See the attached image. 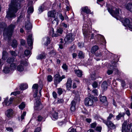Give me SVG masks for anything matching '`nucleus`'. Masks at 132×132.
I'll use <instances>...</instances> for the list:
<instances>
[{
  "label": "nucleus",
  "instance_id": "obj_1",
  "mask_svg": "<svg viewBox=\"0 0 132 132\" xmlns=\"http://www.w3.org/2000/svg\"><path fill=\"white\" fill-rule=\"evenodd\" d=\"M7 25L4 22L0 23V30H4L3 35L4 36H8L11 37L13 33L14 28L15 25L11 24L9 25L7 28H6Z\"/></svg>",
  "mask_w": 132,
  "mask_h": 132
},
{
  "label": "nucleus",
  "instance_id": "obj_2",
  "mask_svg": "<svg viewBox=\"0 0 132 132\" xmlns=\"http://www.w3.org/2000/svg\"><path fill=\"white\" fill-rule=\"evenodd\" d=\"M108 10L110 14L117 19L118 20L119 19H121L120 15H121L122 13L120 10L113 7L111 9L110 8H108Z\"/></svg>",
  "mask_w": 132,
  "mask_h": 132
},
{
  "label": "nucleus",
  "instance_id": "obj_3",
  "mask_svg": "<svg viewBox=\"0 0 132 132\" xmlns=\"http://www.w3.org/2000/svg\"><path fill=\"white\" fill-rule=\"evenodd\" d=\"M16 67V65L14 63H12L10 64H6L3 68V72L5 73H9L11 70H15Z\"/></svg>",
  "mask_w": 132,
  "mask_h": 132
},
{
  "label": "nucleus",
  "instance_id": "obj_4",
  "mask_svg": "<svg viewBox=\"0 0 132 132\" xmlns=\"http://www.w3.org/2000/svg\"><path fill=\"white\" fill-rule=\"evenodd\" d=\"M132 126V123L128 124L127 121H125L122 124V132H132V128L130 130Z\"/></svg>",
  "mask_w": 132,
  "mask_h": 132
},
{
  "label": "nucleus",
  "instance_id": "obj_5",
  "mask_svg": "<svg viewBox=\"0 0 132 132\" xmlns=\"http://www.w3.org/2000/svg\"><path fill=\"white\" fill-rule=\"evenodd\" d=\"M95 102L97 101V97H94L93 96L85 98L84 101V104L87 106H90L92 105L94 103V101Z\"/></svg>",
  "mask_w": 132,
  "mask_h": 132
},
{
  "label": "nucleus",
  "instance_id": "obj_6",
  "mask_svg": "<svg viewBox=\"0 0 132 132\" xmlns=\"http://www.w3.org/2000/svg\"><path fill=\"white\" fill-rule=\"evenodd\" d=\"M89 25L90 26H91V23L90 20L88 21L87 24L86 22H84V26L82 28L83 34L86 37H89V34L88 33L89 31L87 30L88 29L87 27Z\"/></svg>",
  "mask_w": 132,
  "mask_h": 132
},
{
  "label": "nucleus",
  "instance_id": "obj_7",
  "mask_svg": "<svg viewBox=\"0 0 132 132\" xmlns=\"http://www.w3.org/2000/svg\"><path fill=\"white\" fill-rule=\"evenodd\" d=\"M54 77V82L55 84L56 85L62 81V79L65 78L64 75H62L61 77L59 73L56 74L55 75Z\"/></svg>",
  "mask_w": 132,
  "mask_h": 132
},
{
  "label": "nucleus",
  "instance_id": "obj_8",
  "mask_svg": "<svg viewBox=\"0 0 132 132\" xmlns=\"http://www.w3.org/2000/svg\"><path fill=\"white\" fill-rule=\"evenodd\" d=\"M51 32L50 34L52 36V37H57L62 34V33L63 30L62 29L59 28L57 29L56 33H54V29L53 28H51Z\"/></svg>",
  "mask_w": 132,
  "mask_h": 132
},
{
  "label": "nucleus",
  "instance_id": "obj_9",
  "mask_svg": "<svg viewBox=\"0 0 132 132\" xmlns=\"http://www.w3.org/2000/svg\"><path fill=\"white\" fill-rule=\"evenodd\" d=\"M22 65L26 66H27L28 65V63L27 60L21 61H20V65L17 66V69L18 71L19 72H22L23 70V67Z\"/></svg>",
  "mask_w": 132,
  "mask_h": 132
},
{
  "label": "nucleus",
  "instance_id": "obj_10",
  "mask_svg": "<svg viewBox=\"0 0 132 132\" xmlns=\"http://www.w3.org/2000/svg\"><path fill=\"white\" fill-rule=\"evenodd\" d=\"M103 122L105 123L107 127L111 129H115L116 128V125L110 121H106L102 119Z\"/></svg>",
  "mask_w": 132,
  "mask_h": 132
},
{
  "label": "nucleus",
  "instance_id": "obj_11",
  "mask_svg": "<svg viewBox=\"0 0 132 132\" xmlns=\"http://www.w3.org/2000/svg\"><path fill=\"white\" fill-rule=\"evenodd\" d=\"M132 20L130 19V20L127 19H125L122 22L123 25L125 27H128L130 29V30H132V25H131V22Z\"/></svg>",
  "mask_w": 132,
  "mask_h": 132
},
{
  "label": "nucleus",
  "instance_id": "obj_12",
  "mask_svg": "<svg viewBox=\"0 0 132 132\" xmlns=\"http://www.w3.org/2000/svg\"><path fill=\"white\" fill-rule=\"evenodd\" d=\"M81 14L82 15L84 20L85 21V13H86V14H88L90 13V11L88 7L87 6H86L82 7L81 8Z\"/></svg>",
  "mask_w": 132,
  "mask_h": 132
},
{
  "label": "nucleus",
  "instance_id": "obj_13",
  "mask_svg": "<svg viewBox=\"0 0 132 132\" xmlns=\"http://www.w3.org/2000/svg\"><path fill=\"white\" fill-rule=\"evenodd\" d=\"M74 40V36L72 34L67 35L64 39L65 43H69L72 42Z\"/></svg>",
  "mask_w": 132,
  "mask_h": 132
},
{
  "label": "nucleus",
  "instance_id": "obj_14",
  "mask_svg": "<svg viewBox=\"0 0 132 132\" xmlns=\"http://www.w3.org/2000/svg\"><path fill=\"white\" fill-rule=\"evenodd\" d=\"M27 42L28 46L30 47V49L31 50L32 48L33 40L32 39L31 35H29L27 39Z\"/></svg>",
  "mask_w": 132,
  "mask_h": 132
},
{
  "label": "nucleus",
  "instance_id": "obj_15",
  "mask_svg": "<svg viewBox=\"0 0 132 132\" xmlns=\"http://www.w3.org/2000/svg\"><path fill=\"white\" fill-rule=\"evenodd\" d=\"M25 28L27 30L31 29L32 28V24L30 22L29 18H28V19L25 22Z\"/></svg>",
  "mask_w": 132,
  "mask_h": 132
},
{
  "label": "nucleus",
  "instance_id": "obj_16",
  "mask_svg": "<svg viewBox=\"0 0 132 132\" xmlns=\"http://www.w3.org/2000/svg\"><path fill=\"white\" fill-rule=\"evenodd\" d=\"M72 80L71 78H68L66 83V87L67 89H70L71 87Z\"/></svg>",
  "mask_w": 132,
  "mask_h": 132
},
{
  "label": "nucleus",
  "instance_id": "obj_17",
  "mask_svg": "<svg viewBox=\"0 0 132 132\" xmlns=\"http://www.w3.org/2000/svg\"><path fill=\"white\" fill-rule=\"evenodd\" d=\"M13 112V111L12 110L9 109L7 110L5 113L7 117L10 118L12 117Z\"/></svg>",
  "mask_w": 132,
  "mask_h": 132
},
{
  "label": "nucleus",
  "instance_id": "obj_18",
  "mask_svg": "<svg viewBox=\"0 0 132 132\" xmlns=\"http://www.w3.org/2000/svg\"><path fill=\"white\" fill-rule=\"evenodd\" d=\"M8 99V97H7L5 98L4 101V102L5 104L6 105H9L11 104L12 102L13 99V98H10L9 100L7 101Z\"/></svg>",
  "mask_w": 132,
  "mask_h": 132
},
{
  "label": "nucleus",
  "instance_id": "obj_19",
  "mask_svg": "<svg viewBox=\"0 0 132 132\" xmlns=\"http://www.w3.org/2000/svg\"><path fill=\"white\" fill-rule=\"evenodd\" d=\"M55 12L54 10L49 11L48 13V17H51L53 18H55Z\"/></svg>",
  "mask_w": 132,
  "mask_h": 132
},
{
  "label": "nucleus",
  "instance_id": "obj_20",
  "mask_svg": "<svg viewBox=\"0 0 132 132\" xmlns=\"http://www.w3.org/2000/svg\"><path fill=\"white\" fill-rule=\"evenodd\" d=\"M100 100L101 102L104 103V105H106L108 103L106 101V97L105 96H103L100 97Z\"/></svg>",
  "mask_w": 132,
  "mask_h": 132
},
{
  "label": "nucleus",
  "instance_id": "obj_21",
  "mask_svg": "<svg viewBox=\"0 0 132 132\" xmlns=\"http://www.w3.org/2000/svg\"><path fill=\"white\" fill-rule=\"evenodd\" d=\"M76 104V101L74 100H73L71 103V110L72 111H73L75 110V105Z\"/></svg>",
  "mask_w": 132,
  "mask_h": 132
},
{
  "label": "nucleus",
  "instance_id": "obj_22",
  "mask_svg": "<svg viewBox=\"0 0 132 132\" xmlns=\"http://www.w3.org/2000/svg\"><path fill=\"white\" fill-rule=\"evenodd\" d=\"M74 72L76 75L79 77H81L82 75V71L79 70H75Z\"/></svg>",
  "mask_w": 132,
  "mask_h": 132
},
{
  "label": "nucleus",
  "instance_id": "obj_23",
  "mask_svg": "<svg viewBox=\"0 0 132 132\" xmlns=\"http://www.w3.org/2000/svg\"><path fill=\"white\" fill-rule=\"evenodd\" d=\"M58 118V113L57 112H55L52 115L51 118L52 119L55 120L57 119Z\"/></svg>",
  "mask_w": 132,
  "mask_h": 132
},
{
  "label": "nucleus",
  "instance_id": "obj_24",
  "mask_svg": "<svg viewBox=\"0 0 132 132\" xmlns=\"http://www.w3.org/2000/svg\"><path fill=\"white\" fill-rule=\"evenodd\" d=\"M98 49L99 47L98 46H95L92 47L91 50V52L92 53H94Z\"/></svg>",
  "mask_w": 132,
  "mask_h": 132
},
{
  "label": "nucleus",
  "instance_id": "obj_25",
  "mask_svg": "<svg viewBox=\"0 0 132 132\" xmlns=\"http://www.w3.org/2000/svg\"><path fill=\"white\" fill-rule=\"evenodd\" d=\"M34 11V7L32 6L29 7L28 9L27 12L28 13V16H29L30 13H32Z\"/></svg>",
  "mask_w": 132,
  "mask_h": 132
},
{
  "label": "nucleus",
  "instance_id": "obj_26",
  "mask_svg": "<svg viewBox=\"0 0 132 132\" xmlns=\"http://www.w3.org/2000/svg\"><path fill=\"white\" fill-rule=\"evenodd\" d=\"M126 8L131 12H132V3H128L126 6Z\"/></svg>",
  "mask_w": 132,
  "mask_h": 132
},
{
  "label": "nucleus",
  "instance_id": "obj_27",
  "mask_svg": "<svg viewBox=\"0 0 132 132\" xmlns=\"http://www.w3.org/2000/svg\"><path fill=\"white\" fill-rule=\"evenodd\" d=\"M44 40L45 41V42L44 43V45H45L47 46L48 44L50 43V38L48 37L44 38Z\"/></svg>",
  "mask_w": 132,
  "mask_h": 132
},
{
  "label": "nucleus",
  "instance_id": "obj_28",
  "mask_svg": "<svg viewBox=\"0 0 132 132\" xmlns=\"http://www.w3.org/2000/svg\"><path fill=\"white\" fill-rule=\"evenodd\" d=\"M8 56V53L5 51H3L2 52V59L3 60H5L7 58Z\"/></svg>",
  "mask_w": 132,
  "mask_h": 132
},
{
  "label": "nucleus",
  "instance_id": "obj_29",
  "mask_svg": "<svg viewBox=\"0 0 132 132\" xmlns=\"http://www.w3.org/2000/svg\"><path fill=\"white\" fill-rule=\"evenodd\" d=\"M20 87L21 90H24L28 88V85L26 84H22L20 86Z\"/></svg>",
  "mask_w": 132,
  "mask_h": 132
},
{
  "label": "nucleus",
  "instance_id": "obj_30",
  "mask_svg": "<svg viewBox=\"0 0 132 132\" xmlns=\"http://www.w3.org/2000/svg\"><path fill=\"white\" fill-rule=\"evenodd\" d=\"M102 87L104 90H106L108 87L106 81L103 82L102 85Z\"/></svg>",
  "mask_w": 132,
  "mask_h": 132
},
{
  "label": "nucleus",
  "instance_id": "obj_31",
  "mask_svg": "<svg viewBox=\"0 0 132 132\" xmlns=\"http://www.w3.org/2000/svg\"><path fill=\"white\" fill-rule=\"evenodd\" d=\"M45 58V55L44 53H42L38 55L37 57V59H43Z\"/></svg>",
  "mask_w": 132,
  "mask_h": 132
},
{
  "label": "nucleus",
  "instance_id": "obj_32",
  "mask_svg": "<svg viewBox=\"0 0 132 132\" xmlns=\"http://www.w3.org/2000/svg\"><path fill=\"white\" fill-rule=\"evenodd\" d=\"M14 58L13 57H9L7 59L6 62L9 63H10L13 62L14 61Z\"/></svg>",
  "mask_w": 132,
  "mask_h": 132
},
{
  "label": "nucleus",
  "instance_id": "obj_33",
  "mask_svg": "<svg viewBox=\"0 0 132 132\" xmlns=\"http://www.w3.org/2000/svg\"><path fill=\"white\" fill-rule=\"evenodd\" d=\"M17 45V43L16 40L14 39L13 40L11 46L14 48L16 47Z\"/></svg>",
  "mask_w": 132,
  "mask_h": 132
},
{
  "label": "nucleus",
  "instance_id": "obj_34",
  "mask_svg": "<svg viewBox=\"0 0 132 132\" xmlns=\"http://www.w3.org/2000/svg\"><path fill=\"white\" fill-rule=\"evenodd\" d=\"M78 56L80 58H82L84 57V54L81 51H79L78 54Z\"/></svg>",
  "mask_w": 132,
  "mask_h": 132
},
{
  "label": "nucleus",
  "instance_id": "obj_35",
  "mask_svg": "<svg viewBox=\"0 0 132 132\" xmlns=\"http://www.w3.org/2000/svg\"><path fill=\"white\" fill-rule=\"evenodd\" d=\"M124 115V114L123 113H119L116 117V119L118 120H119L121 117H123Z\"/></svg>",
  "mask_w": 132,
  "mask_h": 132
},
{
  "label": "nucleus",
  "instance_id": "obj_36",
  "mask_svg": "<svg viewBox=\"0 0 132 132\" xmlns=\"http://www.w3.org/2000/svg\"><path fill=\"white\" fill-rule=\"evenodd\" d=\"M24 54L26 56L30 55L31 54V53L30 51L28 50H26L24 52Z\"/></svg>",
  "mask_w": 132,
  "mask_h": 132
},
{
  "label": "nucleus",
  "instance_id": "obj_37",
  "mask_svg": "<svg viewBox=\"0 0 132 132\" xmlns=\"http://www.w3.org/2000/svg\"><path fill=\"white\" fill-rule=\"evenodd\" d=\"M64 90V89H63L59 88L57 89V93L59 95H60L62 94Z\"/></svg>",
  "mask_w": 132,
  "mask_h": 132
},
{
  "label": "nucleus",
  "instance_id": "obj_38",
  "mask_svg": "<svg viewBox=\"0 0 132 132\" xmlns=\"http://www.w3.org/2000/svg\"><path fill=\"white\" fill-rule=\"evenodd\" d=\"M25 106V105L24 103L23 102H22L21 104L19 105V108L21 109L22 110L24 108Z\"/></svg>",
  "mask_w": 132,
  "mask_h": 132
},
{
  "label": "nucleus",
  "instance_id": "obj_39",
  "mask_svg": "<svg viewBox=\"0 0 132 132\" xmlns=\"http://www.w3.org/2000/svg\"><path fill=\"white\" fill-rule=\"evenodd\" d=\"M38 85L37 84H35L33 85L32 86V88L34 89H35V91H36V90H38Z\"/></svg>",
  "mask_w": 132,
  "mask_h": 132
},
{
  "label": "nucleus",
  "instance_id": "obj_40",
  "mask_svg": "<svg viewBox=\"0 0 132 132\" xmlns=\"http://www.w3.org/2000/svg\"><path fill=\"white\" fill-rule=\"evenodd\" d=\"M47 79L48 81L51 82L53 80V78L52 76L50 75H49L47 76Z\"/></svg>",
  "mask_w": 132,
  "mask_h": 132
},
{
  "label": "nucleus",
  "instance_id": "obj_41",
  "mask_svg": "<svg viewBox=\"0 0 132 132\" xmlns=\"http://www.w3.org/2000/svg\"><path fill=\"white\" fill-rule=\"evenodd\" d=\"M92 85L93 88H96L98 86V83L96 81H94Z\"/></svg>",
  "mask_w": 132,
  "mask_h": 132
},
{
  "label": "nucleus",
  "instance_id": "obj_42",
  "mask_svg": "<svg viewBox=\"0 0 132 132\" xmlns=\"http://www.w3.org/2000/svg\"><path fill=\"white\" fill-rule=\"evenodd\" d=\"M67 132H77L76 129L73 128H70L69 129Z\"/></svg>",
  "mask_w": 132,
  "mask_h": 132
},
{
  "label": "nucleus",
  "instance_id": "obj_43",
  "mask_svg": "<svg viewBox=\"0 0 132 132\" xmlns=\"http://www.w3.org/2000/svg\"><path fill=\"white\" fill-rule=\"evenodd\" d=\"M95 56L97 57H100L101 56L102 54L100 52H97L95 54Z\"/></svg>",
  "mask_w": 132,
  "mask_h": 132
},
{
  "label": "nucleus",
  "instance_id": "obj_44",
  "mask_svg": "<svg viewBox=\"0 0 132 132\" xmlns=\"http://www.w3.org/2000/svg\"><path fill=\"white\" fill-rule=\"evenodd\" d=\"M62 68L65 70H67L68 69V66L65 63H64L63 64Z\"/></svg>",
  "mask_w": 132,
  "mask_h": 132
},
{
  "label": "nucleus",
  "instance_id": "obj_45",
  "mask_svg": "<svg viewBox=\"0 0 132 132\" xmlns=\"http://www.w3.org/2000/svg\"><path fill=\"white\" fill-rule=\"evenodd\" d=\"M6 130L10 132H13V129L11 127H8L6 128Z\"/></svg>",
  "mask_w": 132,
  "mask_h": 132
},
{
  "label": "nucleus",
  "instance_id": "obj_46",
  "mask_svg": "<svg viewBox=\"0 0 132 132\" xmlns=\"http://www.w3.org/2000/svg\"><path fill=\"white\" fill-rule=\"evenodd\" d=\"M52 23L53 24L55 23L57 25L58 24V22L57 21V18H54V20L52 21Z\"/></svg>",
  "mask_w": 132,
  "mask_h": 132
},
{
  "label": "nucleus",
  "instance_id": "obj_47",
  "mask_svg": "<svg viewBox=\"0 0 132 132\" xmlns=\"http://www.w3.org/2000/svg\"><path fill=\"white\" fill-rule=\"evenodd\" d=\"M113 117L114 116L112 114L110 113L109 116L107 118V121H110V120H111V118Z\"/></svg>",
  "mask_w": 132,
  "mask_h": 132
},
{
  "label": "nucleus",
  "instance_id": "obj_48",
  "mask_svg": "<svg viewBox=\"0 0 132 132\" xmlns=\"http://www.w3.org/2000/svg\"><path fill=\"white\" fill-rule=\"evenodd\" d=\"M10 52L11 55L13 56H16L17 55V54L14 51H10Z\"/></svg>",
  "mask_w": 132,
  "mask_h": 132
},
{
  "label": "nucleus",
  "instance_id": "obj_49",
  "mask_svg": "<svg viewBox=\"0 0 132 132\" xmlns=\"http://www.w3.org/2000/svg\"><path fill=\"white\" fill-rule=\"evenodd\" d=\"M92 92L95 95L98 96V91L96 89H95L93 90Z\"/></svg>",
  "mask_w": 132,
  "mask_h": 132
},
{
  "label": "nucleus",
  "instance_id": "obj_50",
  "mask_svg": "<svg viewBox=\"0 0 132 132\" xmlns=\"http://www.w3.org/2000/svg\"><path fill=\"white\" fill-rule=\"evenodd\" d=\"M26 112H24L23 114L21 116V119L22 120L24 119V117L26 116Z\"/></svg>",
  "mask_w": 132,
  "mask_h": 132
},
{
  "label": "nucleus",
  "instance_id": "obj_51",
  "mask_svg": "<svg viewBox=\"0 0 132 132\" xmlns=\"http://www.w3.org/2000/svg\"><path fill=\"white\" fill-rule=\"evenodd\" d=\"M78 45L79 47L81 48L83 47L84 46V44L82 43H79L78 44Z\"/></svg>",
  "mask_w": 132,
  "mask_h": 132
},
{
  "label": "nucleus",
  "instance_id": "obj_52",
  "mask_svg": "<svg viewBox=\"0 0 132 132\" xmlns=\"http://www.w3.org/2000/svg\"><path fill=\"white\" fill-rule=\"evenodd\" d=\"M63 100L62 99H59L57 100V103L58 104L61 103L63 102Z\"/></svg>",
  "mask_w": 132,
  "mask_h": 132
},
{
  "label": "nucleus",
  "instance_id": "obj_53",
  "mask_svg": "<svg viewBox=\"0 0 132 132\" xmlns=\"http://www.w3.org/2000/svg\"><path fill=\"white\" fill-rule=\"evenodd\" d=\"M96 126V123L94 122L92 123L91 125V127L92 128H95Z\"/></svg>",
  "mask_w": 132,
  "mask_h": 132
},
{
  "label": "nucleus",
  "instance_id": "obj_54",
  "mask_svg": "<svg viewBox=\"0 0 132 132\" xmlns=\"http://www.w3.org/2000/svg\"><path fill=\"white\" fill-rule=\"evenodd\" d=\"M90 78L92 80H94L96 79V76L94 74H93L91 75L90 76Z\"/></svg>",
  "mask_w": 132,
  "mask_h": 132
},
{
  "label": "nucleus",
  "instance_id": "obj_55",
  "mask_svg": "<svg viewBox=\"0 0 132 132\" xmlns=\"http://www.w3.org/2000/svg\"><path fill=\"white\" fill-rule=\"evenodd\" d=\"M59 16L60 19H61V20L63 21L64 20V17L62 15V14H59Z\"/></svg>",
  "mask_w": 132,
  "mask_h": 132
},
{
  "label": "nucleus",
  "instance_id": "obj_56",
  "mask_svg": "<svg viewBox=\"0 0 132 132\" xmlns=\"http://www.w3.org/2000/svg\"><path fill=\"white\" fill-rule=\"evenodd\" d=\"M113 72V70H108L107 72V74L109 75L111 74Z\"/></svg>",
  "mask_w": 132,
  "mask_h": 132
},
{
  "label": "nucleus",
  "instance_id": "obj_57",
  "mask_svg": "<svg viewBox=\"0 0 132 132\" xmlns=\"http://www.w3.org/2000/svg\"><path fill=\"white\" fill-rule=\"evenodd\" d=\"M20 93V92H19L16 91V92H12L11 93V95H16L17 94H19Z\"/></svg>",
  "mask_w": 132,
  "mask_h": 132
},
{
  "label": "nucleus",
  "instance_id": "obj_58",
  "mask_svg": "<svg viewBox=\"0 0 132 132\" xmlns=\"http://www.w3.org/2000/svg\"><path fill=\"white\" fill-rule=\"evenodd\" d=\"M99 37L100 38L101 41H102L103 40V41H105V40L104 37L103 36L99 35Z\"/></svg>",
  "mask_w": 132,
  "mask_h": 132
},
{
  "label": "nucleus",
  "instance_id": "obj_59",
  "mask_svg": "<svg viewBox=\"0 0 132 132\" xmlns=\"http://www.w3.org/2000/svg\"><path fill=\"white\" fill-rule=\"evenodd\" d=\"M41 130V128L40 127H38L35 130L34 132H40Z\"/></svg>",
  "mask_w": 132,
  "mask_h": 132
},
{
  "label": "nucleus",
  "instance_id": "obj_60",
  "mask_svg": "<svg viewBox=\"0 0 132 132\" xmlns=\"http://www.w3.org/2000/svg\"><path fill=\"white\" fill-rule=\"evenodd\" d=\"M53 95L54 98H55L57 97V94L56 92H53L52 93Z\"/></svg>",
  "mask_w": 132,
  "mask_h": 132
},
{
  "label": "nucleus",
  "instance_id": "obj_61",
  "mask_svg": "<svg viewBox=\"0 0 132 132\" xmlns=\"http://www.w3.org/2000/svg\"><path fill=\"white\" fill-rule=\"evenodd\" d=\"M37 120L39 121H40L42 120L43 117L40 116H39L37 117Z\"/></svg>",
  "mask_w": 132,
  "mask_h": 132
},
{
  "label": "nucleus",
  "instance_id": "obj_62",
  "mask_svg": "<svg viewBox=\"0 0 132 132\" xmlns=\"http://www.w3.org/2000/svg\"><path fill=\"white\" fill-rule=\"evenodd\" d=\"M20 42L21 45H25V41L23 39H21Z\"/></svg>",
  "mask_w": 132,
  "mask_h": 132
},
{
  "label": "nucleus",
  "instance_id": "obj_63",
  "mask_svg": "<svg viewBox=\"0 0 132 132\" xmlns=\"http://www.w3.org/2000/svg\"><path fill=\"white\" fill-rule=\"evenodd\" d=\"M101 130L102 128L100 127H97L96 128V130L99 132H101Z\"/></svg>",
  "mask_w": 132,
  "mask_h": 132
},
{
  "label": "nucleus",
  "instance_id": "obj_64",
  "mask_svg": "<svg viewBox=\"0 0 132 132\" xmlns=\"http://www.w3.org/2000/svg\"><path fill=\"white\" fill-rule=\"evenodd\" d=\"M38 91V90H36V91H35V93L33 95L34 97H37Z\"/></svg>",
  "mask_w": 132,
  "mask_h": 132
}]
</instances>
